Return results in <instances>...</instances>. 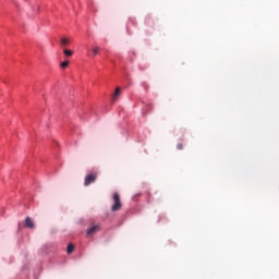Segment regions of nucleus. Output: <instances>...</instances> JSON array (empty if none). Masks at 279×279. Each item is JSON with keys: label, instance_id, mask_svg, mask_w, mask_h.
Segmentation results:
<instances>
[{"label": "nucleus", "instance_id": "f8f14e48", "mask_svg": "<svg viewBox=\"0 0 279 279\" xmlns=\"http://www.w3.org/2000/svg\"><path fill=\"white\" fill-rule=\"evenodd\" d=\"M93 53H94V56L99 54V47H95V48L93 49Z\"/></svg>", "mask_w": 279, "mask_h": 279}, {"label": "nucleus", "instance_id": "9d476101", "mask_svg": "<svg viewBox=\"0 0 279 279\" xmlns=\"http://www.w3.org/2000/svg\"><path fill=\"white\" fill-rule=\"evenodd\" d=\"M66 66H69V61H63L60 63L61 69H66Z\"/></svg>", "mask_w": 279, "mask_h": 279}, {"label": "nucleus", "instance_id": "7ed1b4c3", "mask_svg": "<svg viewBox=\"0 0 279 279\" xmlns=\"http://www.w3.org/2000/svg\"><path fill=\"white\" fill-rule=\"evenodd\" d=\"M24 226L25 228L34 229L35 228L34 220H32L29 217H26Z\"/></svg>", "mask_w": 279, "mask_h": 279}, {"label": "nucleus", "instance_id": "f257e3e1", "mask_svg": "<svg viewBox=\"0 0 279 279\" xmlns=\"http://www.w3.org/2000/svg\"><path fill=\"white\" fill-rule=\"evenodd\" d=\"M99 173L97 171L88 172L84 180V186H90V184H95L97 182Z\"/></svg>", "mask_w": 279, "mask_h": 279}, {"label": "nucleus", "instance_id": "20e7f679", "mask_svg": "<svg viewBox=\"0 0 279 279\" xmlns=\"http://www.w3.org/2000/svg\"><path fill=\"white\" fill-rule=\"evenodd\" d=\"M95 232H99V226H93L87 230V234L88 236H93V234H95Z\"/></svg>", "mask_w": 279, "mask_h": 279}, {"label": "nucleus", "instance_id": "39448f33", "mask_svg": "<svg viewBox=\"0 0 279 279\" xmlns=\"http://www.w3.org/2000/svg\"><path fill=\"white\" fill-rule=\"evenodd\" d=\"M120 95H121V87H117L116 92L113 94V101H117V99H119Z\"/></svg>", "mask_w": 279, "mask_h": 279}, {"label": "nucleus", "instance_id": "9b49d317", "mask_svg": "<svg viewBox=\"0 0 279 279\" xmlns=\"http://www.w3.org/2000/svg\"><path fill=\"white\" fill-rule=\"evenodd\" d=\"M177 149H179V151H182V149H184V145L182 143H179L177 145Z\"/></svg>", "mask_w": 279, "mask_h": 279}, {"label": "nucleus", "instance_id": "f03ea898", "mask_svg": "<svg viewBox=\"0 0 279 279\" xmlns=\"http://www.w3.org/2000/svg\"><path fill=\"white\" fill-rule=\"evenodd\" d=\"M113 202L114 204L111 207L112 213H117V210H121L123 204H121V196H119V193L113 194Z\"/></svg>", "mask_w": 279, "mask_h": 279}, {"label": "nucleus", "instance_id": "6e6552de", "mask_svg": "<svg viewBox=\"0 0 279 279\" xmlns=\"http://www.w3.org/2000/svg\"><path fill=\"white\" fill-rule=\"evenodd\" d=\"M33 12H35V14H40V4L33 7Z\"/></svg>", "mask_w": 279, "mask_h": 279}, {"label": "nucleus", "instance_id": "0eeeda50", "mask_svg": "<svg viewBox=\"0 0 279 279\" xmlns=\"http://www.w3.org/2000/svg\"><path fill=\"white\" fill-rule=\"evenodd\" d=\"M63 53L66 56V58H71V56H73V50L64 49Z\"/></svg>", "mask_w": 279, "mask_h": 279}, {"label": "nucleus", "instance_id": "1a4fd4ad", "mask_svg": "<svg viewBox=\"0 0 279 279\" xmlns=\"http://www.w3.org/2000/svg\"><path fill=\"white\" fill-rule=\"evenodd\" d=\"M61 45H62V47H68V45H69V38H62V39H61Z\"/></svg>", "mask_w": 279, "mask_h": 279}, {"label": "nucleus", "instance_id": "423d86ee", "mask_svg": "<svg viewBox=\"0 0 279 279\" xmlns=\"http://www.w3.org/2000/svg\"><path fill=\"white\" fill-rule=\"evenodd\" d=\"M74 250H75V245H73V243H70L66 247V253L73 254Z\"/></svg>", "mask_w": 279, "mask_h": 279}]
</instances>
